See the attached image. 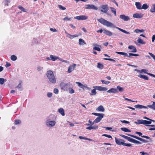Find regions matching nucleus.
Returning a JSON list of instances; mask_svg holds the SVG:
<instances>
[{
	"instance_id": "1",
	"label": "nucleus",
	"mask_w": 155,
	"mask_h": 155,
	"mask_svg": "<svg viewBox=\"0 0 155 155\" xmlns=\"http://www.w3.org/2000/svg\"><path fill=\"white\" fill-rule=\"evenodd\" d=\"M46 76L49 81L52 84L56 83V79L54 74L52 71H48L46 74Z\"/></svg>"
},
{
	"instance_id": "2",
	"label": "nucleus",
	"mask_w": 155,
	"mask_h": 155,
	"mask_svg": "<svg viewBox=\"0 0 155 155\" xmlns=\"http://www.w3.org/2000/svg\"><path fill=\"white\" fill-rule=\"evenodd\" d=\"M97 20L101 24L107 27L114 28L115 26L112 23L110 22L103 18L97 19Z\"/></svg>"
},
{
	"instance_id": "3",
	"label": "nucleus",
	"mask_w": 155,
	"mask_h": 155,
	"mask_svg": "<svg viewBox=\"0 0 155 155\" xmlns=\"http://www.w3.org/2000/svg\"><path fill=\"white\" fill-rule=\"evenodd\" d=\"M93 87L94 89H93L91 91V94H90L91 95H95L96 94V90L101 91H105L107 90L108 88L105 87H103L101 86H94Z\"/></svg>"
},
{
	"instance_id": "4",
	"label": "nucleus",
	"mask_w": 155,
	"mask_h": 155,
	"mask_svg": "<svg viewBox=\"0 0 155 155\" xmlns=\"http://www.w3.org/2000/svg\"><path fill=\"white\" fill-rule=\"evenodd\" d=\"M115 140L116 143L119 145H123L124 146L129 147L131 146V144L130 143H124V140L122 139H117L115 137Z\"/></svg>"
},
{
	"instance_id": "5",
	"label": "nucleus",
	"mask_w": 155,
	"mask_h": 155,
	"mask_svg": "<svg viewBox=\"0 0 155 155\" xmlns=\"http://www.w3.org/2000/svg\"><path fill=\"white\" fill-rule=\"evenodd\" d=\"M134 123L137 124H143L146 126H149L151 124L150 120H137V121H135Z\"/></svg>"
},
{
	"instance_id": "6",
	"label": "nucleus",
	"mask_w": 155,
	"mask_h": 155,
	"mask_svg": "<svg viewBox=\"0 0 155 155\" xmlns=\"http://www.w3.org/2000/svg\"><path fill=\"white\" fill-rule=\"evenodd\" d=\"M120 135L121 137L127 140L128 141L132 143L138 144H140L141 143V142L140 141L132 139V138L128 136H127L123 134H120Z\"/></svg>"
},
{
	"instance_id": "7",
	"label": "nucleus",
	"mask_w": 155,
	"mask_h": 155,
	"mask_svg": "<svg viewBox=\"0 0 155 155\" xmlns=\"http://www.w3.org/2000/svg\"><path fill=\"white\" fill-rule=\"evenodd\" d=\"M99 9L101 12L107 13L109 10L108 6L107 5H101L99 7Z\"/></svg>"
},
{
	"instance_id": "8",
	"label": "nucleus",
	"mask_w": 155,
	"mask_h": 155,
	"mask_svg": "<svg viewBox=\"0 0 155 155\" xmlns=\"http://www.w3.org/2000/svg\"><path fill=\"white\" fill-rule=\"evenodd\" d=\"M56 122L54 120H51L50 119H48L46 121V125L48 127H52L55 126Z\"/></svg>"
},
{
	"instance_id": "9",
	"label": "nucleus",
	"mask_w": 155,
	"mask_h": 155,
	"mask_svg": "<svg viewBox=\"0 0 155 155\" xmlns=\"http://www.w3.org/2000/svg\"><path fill=\"white\" fill-rule=\"evenodd\" d=\"M104 115L101 114V115H100L92 122V125L99 122L104 117Z\"/></svg>"
},
{
	"instance_id": "10",
	"label": "nucleus",
	"mask_w": 155,
	"mask_h": 155,
	"mask_svg": "<svg viewBox=\"0 0 155 155\" xmlns=\"http://www.w3.org/2000/svg\"><path fill=\"white\" fill-rule=\"evenodd\" d=\"M85 8L86 9H93L97 10L98 9V8L97 7L95 6L94 5L92 4H88L86 5H85Z\"/></svg>"
},
{
	"instance_id": "11",
	"label": "nucleus",
	"mask_w": 155,
	"mask_h": 155,
	"mask_svg": "<svg viewBox=\"0 0 155 155\" xmlns=\"http://www.w3.org/2000/svg\"><path fill=\"white\" fill-rule=\"evenodd\" d=\"M88 16L84 15H81L79 16H77L74 18L79 20H85L87 19Z\"/></svg>"
},
{
	"instance_id": "12",
	"label": "nucleus",
	"mask_w": 155,
	"mask_h": 155,
	"mask_svg": "<svg viewBox=\"0 0 155 155\" xmlns=\"http://www.w3.org/2000/svg\"><path fill=\"white\" fill-rule=\"evenodd\" d=\"M120 18L125 21H127L130 20V18L124 15H121L120 16Z\"/></svg>"
},
{
	"instance_id": "13",
	"label": "nucleus",
	"mask_w": 155,
	"mask_h": 155,
	"mask_svg": "<svg viewBox=\"0 0 155 155\" xmlns=\"http://www.w3.org/2000/svg\"><path fill=\"white\" fill-rule=\"evenodd\" d=\"M76 66V64H73L72 65H70L68 68V73L71 72L74 70Z\"/></svg>"
},
{
	"instance_id": "14",
	"label": "nucleus",
	"mask_w": 155,
	"mask_h": 155,
	"mask_svg": "<svg viewBox=\"0 0 155 155\" xmlns=\"http://www.w3.org/2000/svg\"><path fill=\"white\" fill-rule=\"evenodd\" d=\"M92 124L90 126L87 127H86V129L87 130H91L92 129L97 130L98 129V126L94 125L93 126H92Z\"/></svg>"
},
{
	"instance_id": "15",
	"label": "nucleus",
	"mask_w": 155,
	"mask_h": 155,
	"mask_svg": "<svg viewBox=\"0 0 155 155\" xmlns=\"http://www.w3.org/2000/svg\"><path fill=\"white\" fill-rule=\"evenodd\" d=\"M128 48L129 49L133 50L132 51H130V52H136L137 51V50L136 48L133 45H130L128 46Z\"/></svg>"
},
{
	"instance_id": "16",
	"label": "nucleus",
	"mask_w": 155,
	"mask_h": 155,
	"mask_svg": "<svg viewBox=\"0 0 155 155\" xmlns=\"http://www.w3.org/2000/svg\"><path fill=\"white\" fill-rule=\"evenodd\" d=\"M93 45L95 46L93 48V50H97L98 51H101V49L99 48V47H101V46L100 45H98L97 44H93Z\"/></svg>"
},
{
	"instance_id": "17",
	"label": "nucleus",
	"mask_w": 155,
	"mask_h": 155,
	"mask_svg": "<svg viewBox=\"0 0 155 155\" xmlns=\"http://www.w3.org/2000/svg\"><path fill=\"white\" fill-rule=\"evenodd\" d=\"M135 133L139 135V136H141L142 137L146 138L147 139H148L149 140L151 139L148 136H144V135L142 136V133L141 132H138L137 131V132H135Z\"/></svg>"
},
{
	"instance_id": "18",
	"label": "nucleus",
	"mask_w": 155,
	"mask_h": 155,
	"mask_svg": "<svg viewBox=\"0 0 155 155\" xmlns=\"http://www.w3.org/2000/svg\"><path fill=\"white\" fill-rule=\"evenodd\" d=\"M143 16V15L142 14H139L138 13L134 14L133 15V17L134 18H142Z\"/></svg>"
},
{
	"instance_id": "19",
	"label": "nucleus",
	"mask_w": 155,
	"mask_h": 155,
	"mask_svg": "<svg viewBox=\"0 0 155 155\" xmlns=\"http://www.w3.org/2000/svg\"><path fill=\"white\" fill-rule=\"evenodd\" d=\"M107 92L109 93H115L117 92V89L115 88H111L109 90L107 91Z\"/></svg>"
},
{
	"instance_id": "20",
	"label": "nucleus",
	"mask_w": 155,
	"mask_h": 155,
	"mask_svg": "<svg viewBox=\"0 0 155 155\" xmlns=\"http://www.w3.org/2000/svg\"><path fill=\"white\" fill-rule=\"evenodd\" d=\"M68 83L66 84L63 83H61L60 84V86L61 89L64 90L65 89L66 87L68 86Z\"/></svg>"
},
{
	"instance_id": "21",
	"label": "nucleus",
	"mask_w": 155,
	"mask_h": 155,
	"mask_svg": "<svg viewBox=\"0 0 155 155\" xmlns=\"http://www.w3.org/2000/svg\"><path fill=\"white\" fill-rule=\"evenodd\" d=\"M50 57L51 60L53 61H54L59 58V57H58L56 56L53 55H50Z\"/></svg>"
},
{
	"instance_id": "22",
	"label": "nucleus",
	"mask_w": 155,
	"mask_h": 155,
	"mask_svg": "<svg viewBox=\"0 0 155 155\" xmlns=\"http://www.w3.org/2000/svg\"><path fill=\"white\" fill-rule=\"evenodd\" d=\"M134 107L137 108H138L139 109H142L143 108H147V107L143 105H140V104H137L136 105H135Z\"/></svg>"
},
{
	"instance_id": "23",
	"label": "nucleus",
	"mask_w": 155,
	"mask_h": 155,
	"mask_svg": "<svg viewBox=\"0 0 155 155\" xmlns=\"http://www.w3.org/2000/svg\"><path fill=\"white\" fill-rule=\"evenodd\" d=\"M135 5L137 8L138 9L140 10L142 9L141 5L140 2H136Z\"/></svg>"
},
{
	"instance_id": "24",
	"label": "nucleus",
	"mask_w": 155,
	"mask_h": 155,
	"mask_svg": "<svg viewBox=\"0 0 155 155\" xmlns=\"http://www.w3.org/2000/svg\"><path fill=\"white\" fill-rule=\"evenodd\" d=\"M96 110L99 111L103 112L104 111L105 109L102 105H100L97 108Z\"/></svg>"
},
{
	"instance_id": "25",
	"label": "nucleus",
	"mask_w": 155,
	"mask_h": 155,
	"mask_svg": "<svg viewBox=\"0 0 155 155\" xmlns=\"http://www.w3.org/2000/svg\"><path fill=\"white\" fill-rule=\"evenodd\" d=\"M126 135L129 136H130V137H133V138H134L136 139H137L140 141H141L142 140V138H140V137H139L137 136H134V135H131V134H126Z\"/></svg>"
},
{
	"instance_id": "26",
	"label": "nucleus",
	"mask_w": 155,
	"mask_h": 155,
	"mask_svg": "<svg viewBox=\"0 0 155 155\" xmlns=\"http://www.w3.org/2000/svg\"><path fill=\"white\" fill-rule=\"evenodd\" d=\"M147 107L155 110V102H153L152 105H148Z\"/></svg>"
},
{
	"instance_id": "27",
	"label": "nucleus",
	"mask_w": 155,
	"mask_h": 155,
	"mask_svg": "<svg viewBox=\"0 0 155 155\" xmlns=\"http://www.w3.org/2000/svg\"><path fill=\"white\" fill-rule=\"evenodd\" d=\"M58 111L60 113L62 116H64L65 114L64 112V110L62 108H60L58 110Z\"/></svg>"
},
{
	"instance_id": "28",
	"label": "nucleus",
	"mask_w": 155,
	"mask_h": 155,
	"mask_svg": "<svg viewBox=\"0 0 155 155\" xmlns=\"http://www.w3.org/2000/svg\"><path fill=\"white\" fill-rule=\"evenodd\" d=\"M16 88L18 89L19 91H21L23 90V88L22 87L21 82H20L18 84V85L16 87Z\"/></svg>"
},
{
	"instance_id": "29",
	"label": "nucleus",
	"mask_w": 155,
	"mask_h": 155,
	"mask_svg": "<svg viewBox=\"0 0 155 155\" xmlns=\"http://www.w3.org/2000/svg\"><path fill=\"white\" fill-rule=\"evenodd\" d=\"M104 33L109 36H111L112 35V33L111 32L109 31L106 30H104Z\"/></svg>"
},
{
	"instance_id": "30",
	"label": "nucleus",
	"mask_w": 155,
	"mask_h": 155,
	"mask_svg": "<svg viewBox=\"0 0 155 155\" xmlns=\"http://www.w3.org/2000/svg\"><path fill=\"white\" fill-rule=\"evenodd\" d=\"M138 77L140 78H143L144 80H148V78L147 76L144 75L139 74L138 75Z\"/></svg>"
},
{
	"instance_id": "31",
	"label": "nucleus",
	"mask_w": 155,
	"mask_h": 155,
	"mask_svg": "<svg viewBox=\"0 0 155 155\" xmlns=\"http://www.w3.org/2000/svg\"><path fill=\"white\" fill-rule=\"evenodd\" d=\"M76 83L77 84H78V86L80 87V88L84 89V88L85 84H83L81 83L80 82H76Z\"/></svg>"
},
{
	"instance_id": "32",
	"label": "nucleus",
	"mask_w": 155,
	"mask_h": 155,
	"mask_svg": "<svg viewBox=\"0 0 155 155\" xmlns=\"http://www.w3.org/2000/svg\"><path fill=\"white\" fill-rule=\"evenodd\" d=\"M37 68V71L39 72L42 71L44 69L43 67L40 65L38 66Z\"/></svg>"
},
{
	"instance_id": "33",
	"label": "nucleus",
	"mask_w": 155,
	"mask_h": 155,
	"mask_svg": "<svg viewBox=\"0 0 155 155\" xmlns=\"http://www.w3.org/2000/svg\"><path fill=\"white\" fill-rule=\"evenodd\" d=\"M137 42L138 43L141 44H144L145 43V42L143 41V40H142L140 38H139L137 40Z\"/></svg>"
},
{
	"instance_id": "34",
	"label": "nucleus",
	"mask_w": 155,
	"mask_h": 155,
	"mask_svg": "<svg viewBox=\"0 0 155 155\" xmlns=\"http://www.w3.org/2000/svg\"><path fill=\"white\" fill-rule=\"evenodd\" d=\"M121 130L125 132H130V130L128 128L126 127H122L120 128Z\"/></svg>"
},
{
	"instance_id": "35",
	"label": "nucleus",
	"mask_w": 155,
	"mask_h": 155,
	"mask_svg": "<svg viewBox=\"0 0 155 155\" xmlns=\"http://www.w3.org/2000/svg\"><path fill=\"white\" fill-rule=\"evenodd\" d=\"M19 9L20 10H21V11L24 12H27V10L26 9H25L22 6L19 5L18 6V7Z\"/></svg>"
},
{
	"instance_id": "36",
	"label": "nucleus",
	"mask_w": 155,
	"mask_h": 155,
	"mask_svg": "<svg viewBox=\"0 0 155 155\" xmlns=\"http://www.w3.org/2000/svg\"><path fill=\"white\" fill-rule=\"evenodd\" d=\"M79 44L80 45H83L85 44V43L84 40L81 38H80L79 39Z\"/></svg>"
},
{
	"instance_id": "37",
	"label": "nucleus",
	"mask_w": 155,
	"mask_h": 155,
	"mask_svg": "<svg viewBox=\"0 0 155 155\" xmlns=\"http://www.w3.org/2000/svg\"><path fill=\"white\" fill-rule=\"evenodd\" d=\"M7 80L5 79H4L3 78H0V84H3L5 82H6Z\"/></svg>"
},
{
	"instance_id": "38",
	"label": "nucleus",
	"mask_w": 155,
	"mask_h": 155,
	"mask_svg": "<svg viewBox=\"0 0 155 155\" xmlns=\"http://www.w3.org/2000/svg\"><path fill=\"white\" fill-rule=\"evenodd\" d=\"M149 7V6L147 4H143L142 6V9H147Z\"/></svg>"
},
{
	"instance_id": "39",
	"label": "nucleus",
	"mask_w": 155,
	"mask_h": 155,
	"mask_svg": "<svg viewBox=\"0 0 155 155\" xmlns=\"http://www.w3.org/2000/svg\"><path fill=\"white\" fill-rule=\"evenodd\" d=\"M144 31V30L143 29L139 30L138 29H136L134 31V32L137 33H138L139 32H143Z\"/></svg>"
},
{
	"instance_id": "40",
	"label": "nucleus",
	"mask_w": 155,
	"mask_h": 155,
	"mask_svg": "<svg viewBox=\"0 0 155 155\" xmlns=\"http://www.w3.org/2000/svg\"><path fill=\"white\" fill-rule=\"evenodd\" d=\"M110 8L111 10V11L113 12L114 14V15L116 16V9L113 7H110Z\"/></svg>"
},
{
	"instance_id": "41",
	"label": "nucleus",
	"mask_w": 155,
	"mask_h": 155,
	"mask_svg": "<svg viewBox=\"0 0 155 155\" xmlns=\"http://www.w3.org/2000/svg\"><path fill=\"white\" fill-rule=\"evenodd\" d=\"M79 138L80 139H84L86 140H88L89 141H92V140L89 138H87L86 137H83L82 136H80L79 137Z\"/></svg>"
},
{
	"instance_id": "42",
	"label": "nucleus",
	"mask_w": 155,
	"mask_h": 155,
	"mask_svg": "<svg viewBox=\"0 0 155 155\" xmlns=\"http://www.w3.org/2000/svg\"><path fill=\"white\" fill-rule=\"evenodd\" d=\"M103 65L101 64L98 63H97V68H98L102 69L103 68Z\"/></svg>"
},
{
	"instance_id": "43",
	"label": "nucleus",
	"mask_w": 155,
	"mask_h": 155,
	"mask_svg": "<svg viewBox=\"0 0 155 155\" xmlns=\"http://www.w3.org/2000/svg\"><path fill=\"white\" fill-rule=\"evenodd\" d=\"M11 59L13 61H15L17 59V57L14 55H13L11 56Z\"/></svg>"
},
{
	"instance_id": "44",
	"label": "nucleus",
	"mask_w": 155,
	"mask_h": 155,
	"mask_svg": "<svg viewBox=\"0 0 155 155\" xmlns=\"http://www.w3.org/2000/svg\"><path fill=\"white\" fill-rule=\"evenodd\" d=\"M69 93L70 94H73L74 93V90L71 87L68 88Z\"/></svg>"
},
{
	"instance_id": "45",
	"label": "nucleus",
	"mask_w": 155,
	"mask_h": 155,
	"mask_svg": "<svg viewBox=\"0 0 155 155\" xmlns=\"http://www.w3.org/2000/svg\"><path fill=\"white\" fill-rule=\"evenodd\" d=\"M117 87L120 92H122L124 91V89L120 86H117Z\"/></svg>"
},
{
	"instance_id": "46",
	"label": "nucleus",
	"mask_w": 155,
	"mask_h": 155,
	"mask_svg": "<svg viewBox=\"0 0 155 155\" xmlns=\"http://www.w3.org/2000/svg\"><path fill=\"white\" fill-rule=\"evenodd\" d=\"M68 35L69 36H71V37H69L71 39H72L74 37H77L79 36V35L77 34H75L74 35H71L70 34H68Z\"/></svg>"
},
{
	"instance_id": "47",
	"label": "nucleus",
	"mask_w": 155,
	"mask_h": 155,
	"mask_svg": "<svg viewBox=\"0 0 155 155\" xmlns=\"http://www.w3.org/2000/svg\"><path fill=\"white\" fill-rule=\"evenodd\" d=\"M153 8H151L150 11L153 12H155V4H154L153 5Z\"/></svg>"
},
{
	"instance_id": "48",
	"label": "nucleus",
	"mask_w": 155,
	"mask_h": 155,
	"mask_svg": "<svg viewBox=\"0 0 155 155\" xmlns=\"http://www.w3.org/2000/svg\"><path fill=\"white\" fill-rule=\"evenodd\" d=\"M102 83L103 84H108L110 83V82L109 81H105L104 80H101Z\"/></svg>"
},
{
	"instance_id": "49",
	"label": "nucleus",
	"mask_w": 155,
	"mask_h": 155,
	"mask_svg": "<svg viewBox=\"0 0 155 155\" xmlns=\"http://www.w3.org/2000/svg\"><path fill=\"white\" fill-rule=\"evenodd\" d=\"M53 94L51 92H48L47 93V96L49 98H51L52 97Z\"/></svg>"
},
{
	"instance_id": "50",
	"label": "nucleus",
	"mask_w": 155,
	"mask_h": 155,
	"mask_svg": "<svg viewBox=\"0 0 155 155\" xmlns=\"http://www.w3.org/2000/svg\"><path fill=\"white\" fill-rule=\"evenodd\" d=\"M58 7L59 8L62 10H65L66 9V8L62 6L61 5H58Z\"/></svg>"
},
{
	"instance_id": "51",
	"label": "nucleus",
	"mask_w": 155,
	"mask_h": 155,
	"mask_svg": "<svg viewBox=\"0 0 155 155\" xmlns=\"http://www.w3.org/2000/svg\"><path fill=\"white\" fill-rule=\"evenodd\" d=\"M104 59L106 60L113 61L114 62H116V61L115 60L111 58H104Z\"/></svg>"
},
{
	"instance_id": "52",
	"label": "nucleus",
	"mask_w": 155,
	"mask_h": 155,
	"mask_svg": "<svg viewBox=\"0 0 155 155\" xmlns=\"http://www.w3.org/2000/svg\"><path fill=\"white\" fill-rule=\"evenodd\" d=\"M53 92L56 94H58V93L59 91L58 89L55 88L54 89Z\"/></svg>"
},
{
	"instance_id": "53",
	"label": "nucleus",
	"mask_w": 155,
	"mask_h": 155,
	"mask_svg": "<svg viewBox=\"0 0 155 155\" xmlns=\"http://www.w3.org/2000/svg\"><path fill=\"white\" fill-rule=\"evenodd\" d=\"M10 0H5V5L8 6V3H10Z\"/></svg>"
},
{
	"instance_id": "54",
	"label": "nucleus",
	"mask_w": 155,
	"mask_h": 155,
	"mask_svg": "<svg viewBox=\"0 0 155 155\" xmlns=\"http://www.w3.org/2000/svg\"><path fill=\"white\" fill-rule=\"evenodd\" d=\"M72 18H68L67 17H65L64 18L63 20L64 21H70L71 20V19Z\"/></svg>"
},
{
	"instance_id": "55",
	"label": "nucleus",
	"mask_w": 155,
	"mask_h": 155,
	"mask_svg": "<svg viewBox=\"0 0 155 155\" xmlns=\"http://www.w3.org/2000/svg\"><path fill=\"white\" fill-rule=\"evenodd\" d=\"M60 61H62V62H64L66 63H69V61H66V60H63L61 58H59L58 59Z\"/></svg>"
},
{
	"instance_id": "56",
	"label": "nucleus",
	"mask_w": 155,
	"mask_h": 155,
	"mask_svg": "<svg viewBox=\"0 0 155 155\" xmlns=\"http://www.w3.org/2000/svg\"><path fill=\"white\" fill-rule=\"evenodd\" d=\"M129 55L130 56H139V55L137 54H133L131 53H129Z\"/></svg>"
},
{
	"instance_id": "57",
	"label": "nucleus",
	"mask_w": 155,
	"mask_h": 155,
	"mask_svg": "<svg viewBox=\"0 0 155 155\" xmlns=\"http://www.w3.org/2000/svg\"><path fill=\"white\" fill-rule=\"evenodd\" d=\"M148 53L153 58L155 61V56L151 53L149 52Z\"/></svg>"
},
{
	"instance_id": "58",
	"label": "nucleus",
	"mask_w": 155,
	"mask_h": 155,
	"mask_svg": "<svg viewBox=\"0 0 155 155\" xmlns=\"http://www.w3.org/2000/svg\"><path fill=\"white\" fill-rule=\"evenodd\" d=\"M21 123V121L20 120H16L15 122V124H18Z\"/></svg>"
},
{
	"instance_id": "59",
	"label": "nucleus",
	"mask_w": 155,
	"mask_h": 155,
	"mask_svg": "<svg viewBox=\"0 0 155 155\" xmlns=\"http://www.w3.org/2000/svg\"><path fill=\"white\" fill-rule=\"evenodd\" d=\"M102 114L97 113H93L92 114L95 116H99L100 115H101Z\"/></svg>"
},
{
	"instance_id": "60",
	"label": "nucleus",
	"mask_w": 155,
	"mask_h": 155,
	"mask_svg": "<svg viewBox=\"0 0 155 155\" xmlns=\"http://www.w3.org/2000/svg\"><path fill=\"white\" fill-rule=\"evenodd\" d=\"M120 121L123 123H125V124H129L130 123V122L129 121H128L126 120H121Z\"/></svg>"
},
{
	"instance_id": "61",
	"label": "nucleus",
	"mask_w": 155,
	"mask_h": 155,
	"mask_svg": "<svg viewBox=\"0 0 155 155\" xmlns=\"http://www.w3.org/2000/svg\"><path fill=\"white\" fill-rule=\"evenodd\" d=\"M147 70H146V69H142L141 70V72H142V73L143 72L145 74H147Z\"/></svg>"
},
{
	"instance_id": "62",
	"label": "nucleus",
	"mask_w": 155,
	"mask_h": 155,
	"mask_svg": "<svg viewBox=\"0 0 155 155\" xmlns=\"http://www.w3.org/2000/svg\"><path fill=\"white\" fill-rule=\"evenodd\" d=\"M140 153H141V155H148V154L147 153H145L143 152H141Z\"/></svg>"
},
{
	"instance_id": "63",
	"label": "nucleus",
	"mask_w": 155,
	"mask_h": 155,
	"mask_svg": "<svg viewBox=\"0 0 155 155\" xmlns=\"http://www.w3.org/2000/svg\"><path fill=\"white\" fill-rule=\"evenodd\" d=\"M11 64L10 63L6 62V64L5 65V66L6 68H8L11 66Z\"/></svg>"
},
{
	"instance_id": "64",
	"label": "nucleus",
	"mask_w": 155,
	"mask_h": 155,
	"mask_svg": "<svg viewBox=\"0 0 155 155\" xmlns=\"http://www.w3.org/2000/svg\"><path fill=\"white\" fill-rule=\"evenodd\" d=\"M84 87V88H86L88 90H90L91 89L90 87H88L87 85L86 84H85Z\"/></svg>"
}]
</instances>
